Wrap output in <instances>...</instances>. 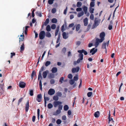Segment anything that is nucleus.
Wrapping results in <instances>:
<instances>
[{"instance_id":"nucleus-17","label":"nucleus","mask_w":126,"mask_h":126,"mask_svg":"<svg viewBox=\"0 0 126 126\" xmlns=\"http://www.w3.org/2000/svg\"><path fill=\"white\" fill-rule=\"evenodd\" d=\"M78 52L79 53H83L85 55H86L87 54V52L83 49H82L81 50H78Z\"/></svg>"},{"instance_id":"nucleus-10","label":"nucleus","mask_w":126,"mask_h":126,"mask_svg":"<svg viewBox=\"0 0 126 126\" xmlns=\"http://www.w3.org/2000/svg\"><path fill=\"white\" fill-rule=\"evenodd\" d=\"M62 36L63 38L65 39H67L68 37V33L63 32L62 33Z\"/></svg>"},{"instance_id":"nucleus-19","label":"nucleus","mask_w":126,"mask_h":126,"mask_svg":"<svg viewBox=\"0 0 126 126\" xmlns=\"http://www.w3.org/2000/svg\"><path fill=\"white\" fill-rule=\"evenodd\" d=\"M25 48V46L24 45V42H23L22 43V44L21 46L20 49V52H23L24 49Z\"/></svg>"},{"instance_id":"nucleus-7","label":"nucleus","mask_w":126,"mask_h":126,"mask_svg":"<svg viewBox=\"0 0 126 126\" xmlns=\"http://www.w3.org/2000/svg\"><path fill=\"white\" fill-rule=\"evenodd\" d=\"M42 95L41 94H38L36 100L39 102H40L42 101Z\"/></svg>"},{"instance_id":"nucleus-38","label":"nucleus","mask_w":126,"mask_h":126,"mask_svg":"<svg viewBox=\"0 0 126 126\" xmlns=\"http://www.w3.org/2000/svg\"><path fill=\"white\" fill-rule=\"evenodd\" d=\"M57 22V19L55 18H53L51 20V22L53 23H56Z\"/></svg>"},{"instance_id":"nucleus-37","label":"nucleus","mask_w":126,"mask_h":126,"mask_svg":"<svg viewBox=\"0 0 126 126\" xmlns=\"http://www.w3.org/2000/svg\"><path fill=\"white\" fill-rule=\"evenodd\" d=\"M81 5L82 3L80 1H79L77 3V7H80L81 6Z\"/></svg>"},{"instance_id":"nucleus-11","label":"nucleus","mask_w":126,"mask_h":126,"mask_svg":"<svg viewBox=\"0 0 126 126\" xmlns=\"http://www.w3.org/2000/svg\"><path fill=\"white\" fill-rule=\"evenodd\" d=\"M83 55L82 53H79V58L78 59V62L80 61V62L81 61L83 60Z\"/></svg>"},{"instance_id":"nucleus-36","label":"nucleus","mask_w":126,"mask_h":126,"mask_svg":"<svg viewBox=\"0 0 126 126\" xmlns=\"http://www.w3.org/2000/svg\"><path fill=\"white\" fill-rule=\"evenodd\" d=\"M63 108L64 110L66 111L68 110L69 109V107L68 105H65L64 106Z\"/></svg>"},{"instance_id":"nucleus-61","label":"nucleus","mask_w":126,"mask_h":126,"mask_svg":"<svg viewBox=\"0 0 126 126\" xmlns=\"http://www.w3.org/2000/svg\"><path fill=\"white\" fill-rule=\"evenodd\" d=\"M11 56L10 57L11 58H12L13 56H15L16 55L15 53L14 52L11 53Z\"/></svg>"},{"instance_id":"nucleus-20","label":"nucleus","mask_w":126,"mask_h":126,"mask_svg":"<svg viewBox=\"0 0 126 126\" xmlns=\"http://www.w3.org/2000/svg\"><path fill=\"white\" fill-rule=\"evenodd\" d=\"M51 71L52 73H56L57 71V68L56 67H53L52 68Z\"/></svg>"},{"instance_id":"nucleus-6","label":"nucleus","mask_w":126,"mask_h":126,"mask_svg":"<svg viewBox=\"0 0 126 126\" xmlns=\"http://www.w3.org/2000/svg\"><path fill=\"white\" fill-rule=\"evenodd\" d=\"M109 41L110 40H109L107 43L104 42L102 45V49H106V45H107V46H108L109 43Z\"/></svg>"},{"instance_id":"nucleus-9","label":"nucleus","mask_w":126,"mask_h":126,"mask_svg":"<svg viewBox=\"0 0 126 126\" xmlns=\"http://www.w3.org/2000/svg\"><path fill=\"white\" fill-rule=\"evenodd\" d=\"M79 67L77 66L76 68H72V73H74L76 72H78L79 70Z\"/></svg>"},{"instance_id":"nucleus-43","label":"nucleus","mask_w":126,"mask_h":126,"mask_svg":"<svg viewBox=\"0 0 126 126\" xmlns=\"http://www.w3.org/2000/svg\"><path fill=\"white\" fill-rule=\"evenodd\" d=\"M44 102H47V101H48L49 100V98L47 97H45V95H44Z\"/></svg>"},{"instance_id":"nucleus-34","label":"nucleus","mask_w":126,"mask_h":126,"mask_svg":"<svg viewBox=\"0 0 126 126\" xmlns=\"http://www.w3.org/2000/svg\"><path fill=\"white\" fill-rule=\"evenodd\" d=\"M24 37H23L22 38H19V43L20 44L21 43H21L22 44V43L23 42H24Z\"/></svg>"},{"instance_id":"nucleus-18","label":"nucleus","mask_w":126,"mask_h":126,"mask_svg":"<svg viewBox=\"0 0 126 126\" xmlns=\"http://www.w3.org/2000/svg\"><path fill=\"white\" fill-rule=\"evenodd\" d=\"M84 25L85 26H87L88 24V19L87 18H85L83 20Z\"/></svg>"},{"instance_id":"nucleus-41","label":"nucleus","mask_w":126,"mask_h":126,"mask_svg":"<svg viewBox=\"0 0 126 126\" xmlns=\"http://www.w3.org/2000/svg\"><path fill=\"white\" fill-rule=\"evenodd\" d=\"M39 86L40 89L41 91L42 90V83L41 80L40 79L39 80Z\"/></svg>"},{"instance_id":"nucleus-60","label":"nucleus","mask_w":126,"mask_h":126,"mask_svg":"<svg viewBox=\"0 0 126 126\" xmlns=\"http://www.w3.org/2000/svg\"><path fill=\"white\" fill-rule=\"evenodd\" d=\"M64 80V78L63 77H61L59 80V82H61V83L63 82V81Z\"/></svg>"},{"instance_id":"nucleus-64","label":"nucleus","mask_w":126,"mask_h":126,"mask_svg":"<svg viewBox=\"0 0 126 126\" xmlns=\"http://www.w3.org/2000/svg\"><path fill=\"white\" fill-rule=\"evenodd\" d=\"M74 25V24L73 23L70 24L69 25L68 27L69 28H72L73 27Z\"/></svg>"},{"instance_id":"nucleus-44","label":"nucleus","mask_w":126,"mask_h":126,"mask_svg":"<svg viewBox=\"0 0 126 126\" xmlns=\"http://www.w3.org/2000/svg\"><path fill=\"white\" fill-rule=\"evenodd\" d=\"M51 63L49 61H47L45 63V65L47 66L49 65Z\"/></svg>"},{"instance_id":"nucleus-4","label":"nucleus","mask_w":126,"mask_h":126,"mask_svg":"<svg viewBox=\"0 0 126 126\" xmlns=\"http://www.w3.org/2000/svg\"><path fill=\"white\" fill-rule=\"evenodd\" d=\"M62 104V102L60 101H54L53 103L54 106V107H56L58 105H61Z\"/></svg>"},{"instance_id":"nucleus-48","label":"nucleus","mask_w":126,"mask_h":126,"mask_svg":"<svg viewBox=\"0 0 126 126\" xmlns=\"http://www.w3.org/2000/svg\"><path fill=\"white\" fill-rule=\"evenodd\" d=\"M51 28L53 30L55 29L56 28V25L55 24H52L51 27Z\"/></svg>"},{"instance_id":"nucleus-63","label":"nucleus","mask_w":126,"mask_h":126,"mask_svg":"<svg viewBox=\"0 0 126 126\" xmlns=\"http://www.w3.org/2000/svg\"><path fill=\"white\" fill-rule=\"evenodd\" d=\"M78 79V77L75 76L73 78V80L74 81H77Z\"/></svg>"},{"instance_id":"nucleus-31","label":"nucleus","mask_w":126,"mask_h":126,"mask_svg":"<svg viewBox=\"0 0 126 126\" xmlns=\"http://www.w3.org/2000/svg\"><path fill=\"white\" fill-rule=\"evenodd\" d=\"M29 94L31 96H32L33 95V90L32 89H31L29 90Z\"/></svg>"},{"instance_id":"nucleus-2","label":"nucleus","mask_w":126,"mask_h":126,"mask_svg":"<svg viewBox=\"0 0 126 126\" xmlns=\"http://www.w3.org/2000/svg\"><path fill=\"white\" fill-rule=\"evenodd\" d=\"M45 32L44 31H41L39 35V38L40 40L43 39L45 37Z\"/></svg>"},{"instance_id":"nucleus-35","label":"nucleus","mask_w":126,"mask_h":126,"mask_svg":"<svg viewBox=\"0 0 126 126\" xmlns=\"http://www.w3.org/2000/svg\"><path fill=\"white\" fill-rule=\"evenodd\" d=\"M53 107V105L51 103L48 104L47 105L48 108L49 109H50L52 108Z\"/></svg>"},{"instance_id":"nucleus-23","label":"nucleus","mask_w":126,"mask_h":126,"mask_svg":"<svg viewBox=\"0 0 126 126\" xmlns=\"http://www.w3.org/2000/svg\"><path fill=\"white\" fill-rule=\"evenodd\" d=\"M49 22V19L48 18L46 19L45 22H44V25L45 26H46L48 24Z\"/></svg>"},{"instance_id":"nucleus-33","label":"nucleus","mask_w":126,"mask_h":126,"mask_svg":"<svg viewBox=\"0 0 126 126\" xmlns=\"http://www.w3.org/2000/svg\"><path fill=\"white\" fill-rule=\"evenodd\" d=\"M60 34H59L58 37L56 41V43H57L60 41Z\"/></svg>"},{"instance_id":"nucleus-28","label":"nucleus","mask_w":126,"mask_h":126,"mask_svg":"<svg viewBox=\"0 0 126 126\" xmlns=\"http://www.w3.org/2000/svg\"><path fill=\"white\" fill-rule=\"evenodd\" d=\"M51 28L49 25H47L46 28V30L47 32H50L51 31Z\"/></svg>"},{"instance_id":"nucleus-13","label":"nucleus","mask_w":126,"mask_h":126,"mask_svg":"<svg viewBox=\"0 0 126 126\" xmlns=\"http://www.w3.org/2000/svg\"><path fill=\"white\" fill-rule=\"evenodd\" d=\"M97 48L95 49V48H94L91 50L90 51V52L92 53V54L93 55L97 51Z\"/></svg>"},{"instance_id":"nucleus-15","label":"nucleus","mask_w":126,"mask_h":126,"mask_svg":"<svg viewBox=\"0 0 126 126\" xmlns=\"http://www.w3.org/2000/svg\"><path fill=\"white\" fill-rule=\"evenodd\" d=\"M26 84L24 82L20 81L19 84V87L21 88H24L25 87Z\"/></svg>"},{"instance_id":"nucleus-40","label":"nucleus","mask_w":126,"mask_h":126,"mask_svg":"<svg viewBox=\"0 0 126 126\" xmlns=\"http://www.w3.org/2000/svg\"><path fill=\"white\" fill-rule=\"evenodd\" d=\"M35 13L38 16H39L40 17H41L42 16V13L41 12H36Z\"/></svg>"},{"instance_id":"nucleus-39","label":"nucleus","mask_w":126,"mask_h":126,"mask_svg":"<svg viewBox=\"0 0 126 126\" xmlns=\"http://www.w3.org/2000/svg\"><path fill=\"white\" fill-rule=\"evenodd\" d=\"M89 9V11L90 13L92 14L94 13V8L90 7Z\"/></svg>"},{"instance_id":"nucleus-62","label":"nucleus","mask_w":126,"mask_h":126,"mask_svg":"<svg viewBox=\"0 0 126 126\" xmlns=\"http://www.w3.org/2000/svg\"><path fill=\"white\" fill-rule=\"evenodd\" d=\"M112 25L110 24L109 25L108 28L109 30H111L112 29Z\"/></svg>"},{"instance_id":"nucleus-12","label":"nucleus","mask_w":126,"mask_h":126,"mask_svg":"<svg viewBox=\"0 0 126 126\" xmlns=\"http://www.w3.org/2000/svg\"><path fill=\"white\" fill-rule=\"evenodd\" d=\"M83 9L84 12L85 14H87V16H88L89 15V13H87L88 9L87 7L86 6H84L83 7Z\"/></svg>"},{"instance_id":"nucleus-32","label":"nucleus","mask_w":126,"mask_h":126,"mask_svg":"<svg viewBox=\"0 0 126 126\" xmlns=\"http://www.w3.org/2000/svg\"><path fill=\"white\" fill-rule=\"evenodd\" d=\"M60 34H59L58 37L56 41V43H57L60 41Z\"/></svg>"},{"instance_id":"nucleus-16","label":"nucleus","mask_w":126,"mask_h":126,"mask_svg":"<svg viewBox=\"0 0 126 126\" xmlns=\"http://www.w3.org/2000/svg\"><path fill=\"white\" fill-rule=\"evenodd\" d=\"M29 107V101H28L25 105V110L26 112H27L28 111Z\"/></svg>"},{"instance_id":"nucleus-51","label":"nucleus","mask_w":126,"mask_h":126,"mask_svg":"<svg viewBox=\"0 0 126 126\" xmlns=\"http://www.w3.org/2000/svg\"><path fill=\"white\" fill-rule=\"evenodd\" d=\"M94 16L93 14H91L90 15V18L92 20H93L94 19Z\"/></svg>"},{"instance_id":"nucleus-25","label":"nucleus","mask_w":126,"mask_h":126,"mask_svg":"<svg viewBox=\"0 0 126 126\" xmlns=\"http://www.w3.org/2000/svg\"><path fill=\"white\" fill-rule=\"evenodd\" d=\"M48 78L49 79H51L52 78H53L54 77V76L53 74L51 73L49 74L48 76Z\"/></svg>"},{"instance_id":"nucleus-26","label":"nucleus","mask_w":126,"mask_h":126,"mask_svg":"<svg viewBox=\"0 0 126 126\" xmlns=\"http://www.w3.org/2000/svg\"><path fill=\"white\" fill-rule=\"evenodd\" d=\"M34 75V76L36 75V72L34 71L33 70L31 74V77L32 79H33Z\"/></svg>"},{"instance_id":"nucleus-53","label":"nucleus","mask_w":126,"mask_h":126,"mask_svg":"<svg viewBox=\"0 0 126 126\" xmlns=\"http://www.w3.org/2000/svg\"><path fill=\"white\" fill-rule=\"evenodd\" d=\"M56 11V9L55 8H53L51 10L52 13L53 14H54L55 13Z\"/></svg>"},{"instance_id":"nucleus-22","label":"nucleus","mask_w":126,"mask_h":126,"mask_svg":"<svg viewBox=\"0 0 126 126\" xmlns=\"http://www.w3.org/2000/svg\"><path fill=\"white\" fill-rule=\"evenodd\" d=\"M98 21L97 20H95L94 21V23L93 25L94 27H96L98 25Z\"/></svg>"},{"instance_id":"nucleus-55","label":"nucleus","mask_w":126,"mask_h":126,"mask_svg":"<svg viewBox=\"0 0 126 126\" xmlns=\"http://www.w3.org/2000/svg\"><path fill=\"white\" fill-rule=\"evenodd\" d=\"M68 78L69 79H71L72 78L73 76L71 74H70L68 75Z\"/></svg>"},{"instance_id":"nucleus-42","label":"nucleus","mask_w":126,"mask_h":126,"mask_svg":"<svg viewBox=\"0 0 126 126\" xmlns=\"http://www.w3.org/2000/svg\"><path fill=\"white\" fill-rule=\"evenodd\" d=\"M90 7H93L94 6V1L91 2L90 4Z\"/></svg>"},{"instance_id":"nucleus-58","label":"nucleus","mask_w":126,"mask_h":126,"mask_svg":"<svg viewBox=\"0 0 126 126\" xmlns=\"http://www.w3.org/2000/svg\"><path fill=\"white\" fill-rule=\"evenodd\" d=\"M80 62H78V60H77V61H74V62L73 64L74 65H75L77 63H80Z\"/></svg>"},{"instance_id":"nucleus-54","label":"nucleus","mask_w":126,"mask_h":126,"mask_svg":"<svg viewBox=\"0 0 126 126\" xmlns=\"http://www.w3.org/2000/svg\"><path fill=\"white\" fill-rule=\"evenodd\" d=\"M50 82L51 84H53L55 83V81L54 79H52L50 80Z\"/></svg>"},{"instance_id":"nucleus-24","label":"nucleus","mask_w":126,"mask_h":126,"mask_svg":"<svg viewBox=\"0 0 126 126\" xmlns=\"http://www.w3.org/2000/svg\"><path fill=\"white\" fill-rule=\"evenodd\" d=\"M84 14V13L83 11H82L80 13H78L77 16L78 17H79L83 16Z\"/></svg>"},{"instance_id":"nucleus-21","label":"nucleus","mask_w":126,"mask_h":126,"mask_svg":"<svg viewBox=\"0 0 126 126\" xmlns=\"http://www.w3.org/2000/svg\"><path fill=\"white\" fill-rule=\"evenodd\" d=\"M100 115V113L99 111H97L95 112L94 114V116L96 118L98 117Z\"/></svg>"},{"instance_id":"nucleus-5","label":"nucleus","mask_w":126,"mask_h":126,"mask_svg":"<svg viewBox=\"0 0 126 126\" xmlns=\"http://www.w3.org/2000/svg\"><path fill=\"white\" fill-rule=\"evenodd\" d=\"M63 108V106L61 105H59L58 109L56 111V113L57 114H59L61 112V110Z\"/></svg>"},{"instance_id":"nucleus-29","label":"nucleus","mask_w":126,"mask_h":126,"mask_svg":"<svg viewBox=\"0 0 126 126\" xmlns=\"http://www.w3.org/2000/svg\"><path fill=\"white\" fill-rule=\"evenodd\" d=\"M53 99L54 100L57 101L59 99V97L57 95H55L53 97Z\"/></svg>"},{"instance_id":"nucleus-56","label":"nucleus","mask_w":126,"mask_h":126,"mask_svg":"<svg viewBox=\"0 0 126 126\" xmlns=\"http://www.w3.org/2000/svg\"><path fill=\"white\" fill-rule=\"evenodd\" d=\"M37 116L38 119L39 118L40 116V110L39 109H37Z\"/></svg>"},{"instance_id":"nucleus-49","label":"nucleus","mask_w":126,"mask_h":126,"mask_svg":"<svg viewBox=\"0 0 126 126\" xmlns=\"http://www.w3.org/2000/svg\"><path fill=\"white\" fill-rule=\"evenodd\" d=\"M92 94V93L91 92H89L87 94V95L89 97H91Z\"/></svg>"},{"instance_id":"nucleus-45","label":"nucleus","mask_w":126,"mask_h":126,"mask_svg":"<svg viewBox=\"0 0 126 126\" xmlns=\"http://www.w3.org/2000/svg\"><path fill=\"white\" fill-rule=\"evenodd\" d=\"M62 122L61 120L60 119H58L56 121V123L58 125H60Z\"/></svg>"},{"instance_id":"nucleus-27","label":"nucleus","mask_w":126,"mask_h":126,"mask_svg":"<svg viewBox=\"0 0 126 126\" xmlns=\"http://www.w3.org/2000/svg\"><path fill=\"white\" fill-rule=\"evenodd\" d=\"M49 32H46V36L47 37L50 38L51 37V35L50 33Z\"/></svg>"},{"instance_id":"nucleus-52","label":"nucleus","mask_w":126,"mask_h":126,"mask_svg":"<svg viewBox=\"0 0 126 126\" xmlns=\"http://www.w3.org/2000/svg\"><path fill=\"white\" fill-rule=\"evenodd\" d=\"M64 25H63L61 27V30L62 32H63L65 30V29H64Z\"/></svg>"},{"instance_id":"nucleus-8","label":"nucleus","mask_w":126,"mask_h":126,"mask_svg":"<svg viewBox=\"0 0 126 126\" xmlns=\"http://www.w3.org/2000/svg\"><path fill=\"white\" fill-rule=\"evenodd\" d=\"M55 93V91L53 89L51 88L48 90V94L50 95H52Z\"/></svg>"},{"instance_id":"nucleus-47","label":"nucleus","mask_w":126,"mask_h":126,"mask_svg":"<svg viewBox=\"0 0 126 126\" xmlns=\"http://www.w3.org/2000/svg\"><path fill=\"white\" fill-rule=\"evenodd\" d=\"M23 99V97L21 98L18 100V105H19L20 103L22 101Z\"/></svg>"},{"instance_id":"nucleus-50","label":"nucleus","mask_w":126,"mask_h":126,"mask_svg":"<svg viewBox=\"0 0 126 126\" xmlns=\"http://www.w3.org/2000/svg\"><path fill=\"white\" fill-rule=\"evenodd\" d=\"M74 80L72 79L70 80L69 81V83L71 85H73L74 83Z\"/></svg>"},{"instance_id":"nucleus-1","label":"nucleus","mask_w":126,"mask_h":126,"mask_svg":"<svg viewBox=\"0 0 126 126\" xmlns=\"http://www.w3.org/2000/svg\"><path fill=\"white\" fill-rule=\"evenodd\" d=\"M105 35V32H101L100 35V39L97 38L96 40V42L95 44V47H97L99 45V43L102 42L105 39L104 37Z\"/></svg>"},{"instance_id":"nucleus-14","label":"nucleus","mask_w":126,"mask_h":126,"mask_svg":"<svg viewBox=\"0 0 126 126\" xmlns=\"http://www.w3.org/2000/svg\"><path fill=\"white\" fill-rule=\"evenodd\" d=\"M49 73V71L48 70H46L42 74L43 77L45 79L46 78L47 74Z\"/></svg>"},{"instance_id":"nucleus-3","label":"nucleus","mask_w":126,"mask_h":126,"mask_svg":"<svg viewBox=\"0 0 126 126\" xmlns=\"http://www.w3.org/2000/svg\"><path fill=\"white\" fill-rule=\"evenodd\" d=\"M44 69V66H42V67L40 70L39 71V74H38V80H39L40 79V78H41V79H42V77L41 76V72L42 71H43Z\"/></svg>"},{"instance_id":"nucleus-30","label":"nucleus","mask_w":126,"mask_h":126,"mask_svg":"<svg viewBox=\"0 0 126 126\" xmlns=\"http://www.w3.org/2000/svg\"><path fill=\"white\" fill-rule=\"evenodd\" d=\"M80 24H78L76 27V31H78L79 29L80 28Z\"/></svg>"},{"instance_id":"nucleus-46","label":"nucleus","mask_w":126,"mask_h":126,"mask_svg":"<svg viewBox=\"0 0 126 126\" xmlns=\"http://www.w3.org/2000/svg\"><path fill=\"white\" fill-rule=\"evenodd\" d=\"M55 0H48V3L49 4H52L53 3V1Z\"/></svg>"},{"instance_id":"nucleus-57","label":"nucleus","mask_w":126,"mask_h":126,"mask_svg":"<svg viewBox=\"0 0 126 126\" xmlns=\"http://www.w3.org/2000/svg\"><path fill=\"white\" fill-rule=\"evenodd\" d=\"M56 94L57 96H59L60 97L62 95V93L60 92H58Z\"/></svg>"},{"instance_id":"nucleus-59","label":"nucleus","mask_w":126,"mask_h":126,"mask_svg":"<svg viewBox=\"0 0 126 126\" xmlns=\"http://www.w3.org/2000/svg\"><path fill=\"white\" fill-rule=\"evenodd\" d=\"M66 50V48L65 47H63L62 51V52L64 53L65 52Z\"/></svg>"}]
</instances>
